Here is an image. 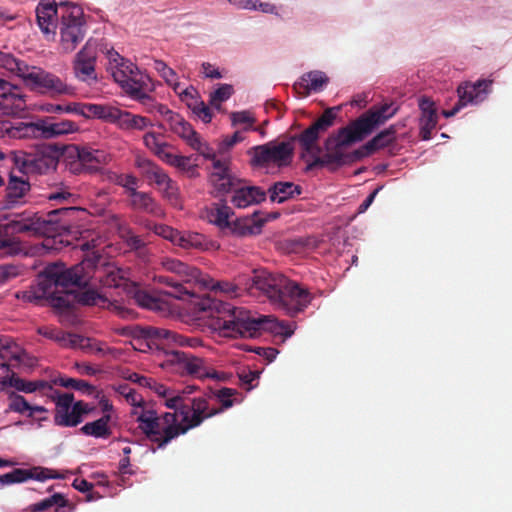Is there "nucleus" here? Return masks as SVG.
Here are the masks:
<instances>
[{"label":"nucleus","instance_id":"f257e3e1","mask_svg":"<svg viewBox=\"0 0 512 512\" xmlns=\"http://www.w3.org/2000/svg\"><path fill=\"white\" fill-rule=\"evenodd\" d=\"M398 108L392 103L373 106L356 120L330 134L324 142L325 153L315 156L307 164L306 171L318 167H327L330 171L362 160L392 144L396 139V128L391 125L358 149L350 151V147L369 136L378 126L393 117Z\"/></svg>","mask_w":512,"mask_h":512},{"label":"nucleus","instance_id":"f03ea898","mask_svg":"<svg viewBox=\"0 0 512 512\" xmlns=\"http://www.w3.org/2000/svg\"><path fill=\"white\" fill-rule=\"evenodd\" d=\"M195 306L209 320V326L224 337H255L260 331H269L287 338L294 333L288 323L272 316L252 317L249 311L210 296L199 299Z\"/></svg>","mask_w":512,"mask_h":512},{"label":"nucleus","instance_id":"7ed1b4c3","mask_svg":"<svg viewBox=\"0 0 512 512\" xmlns=\"http://www.w3.org/2000/svg\"><path fill=\"white\" fill-rule=\"evenodd\" d=\"M245 289L263 292L278 309L295 317L303 312L312 300L311 293L282 274H273L264 269L254 270L245 283Z\"/></svg>","mask_w":512,"mask_h":512},{"label":"nucleus","instance_id":"20e7f679","mask_svg":"<svg viewBox=\"0 0 512 512\" xmlns=\"http://www.w3.org/2000/svg\"><path fill=\"white\" fill-rule=\"evenodd\" d=\"M96 257L92 256L80 263L67 268L64 264L54 263L48 265L35 288L28 291L30 303H38L47 299L53 307V298L58 297L60 291L69 285H85L91 278V267Z\"/></svg>","mask_w":512,"mask_h":512},{"label":"nucleus","instance_id":"39448f33","mask_svg":"<svg viewBox=\"0 0 512 512\" xmlns=\"http://www.w3.org/2000/svg\"><path fill=\"white\" fill-rule=\"evenodd\" d=\"M0 67L21 78L30 91L51 97L74 94L72 86L56 74L38 66H30L10 53L0 51Z\"/></svg>","mask_w":512,"mask_h":512},{"label":"nucleus","instance_id":"423d86ee","mask_svg":"<svg viewBox=\"0 0 512 512\" xmlns=\"http://www.w3.org/2000/svg\"><path fill=\"white\" fill-rule=\"evenodd\" d=\"M210 181L222 194L232 193L231 203L236 208H247L266 200L267 192L261 187L246 185L241 179L232 176L227 160L214 159Z\"/></svg>","mask_w":512,"mask_h":512},{"label":"nucleus","instance_id":"0eeeda50","mask_svg":"<svg viewBox=\"0 0 512 512\" xmlns=\"http://www.w3.org/2000/svg\"><path fill=\"white\" fill-rule=\"evenodd\" d=\"M51 219L25 211L10 219H0V250L5 254L18 255L23 249L17 234L42 235L48 232Z\"/></svg>","mask_w":512,"mask_h":512},{"label":"nucleus","instance_id":"6e6552de","mask_svg":"<svg viewBox=\"0 0 512 512\" xmlns=\"http://www.w3.org/2000/svg\"><path fill=\"white\" fill-rule=\"evenodd\" d=\"M180 405L174 409L173 414L165 418L173 425L169 427L166 439H175L186 434L189 430L199 427L206 419L218 415L215 407H210L207 396L183 397Z\"/></svg>","mask_w":512,"mask_h":512},{"label":"nucleus","instance_id":"1a4fd4ad","mask_svg":"<svg viewBox=\"0 0 512 512\" xmlns=\"http://www.w3.org/2000/svg\"><path fill=\"white\" fill-rule=\"evenodd\" d=\"M80 248L82 251L86 252L84 258L85 259L95 256L96 261L95 264L90 268L91 269V278L89 282L85 285H69L67 288H64L60 291L58 297L53 298V307L59 310H70L74 307L75 304H80L83 306H94L98 305L100 302H106V298L97 292L94 288H87L90 286L91 281L94 277V270L101 258V256L94 251L95 241H86L80 244Z\"/></svg>","mask_w":512,"mask_h":512},{"label":"nucleus","instance_id":"9d476101","mask_svg":"<svg viewBox=\"0 0 512 512\" xmlns=\"http://www.w3.org/2000/svg\"><path fill=\"white\" fill-rule=\"evenodd\" d=\"M164 269L168 272L174 273L175 276L156 275L154 280L160 284H164L171 288L166 294L177 299H184L186 296H191V292L184 284L192 281H198L200 271L191 267L177 259H165L162 262Z\"/></svg>","mask_w":512,"mask_h":512},{"label":"nucleus","instance_id":"9b49d317","mask_svg":"<svg viewBox=\"0 0 512 512\" xmlns=\"http://www.w3.org/2000/svg\"><path fill=\"white\" fill-rule=\"evenodd\" d=\"M163 366L182 375H190L199 379L225 380L223 373L219 374L208 368L202 358L179 350H172L168 353V358Z\"/></svg>","mask_w":512,"mask_h":512},{"label":"nucleus","instance_id":"f8f14e48","mask_svg":"<svg viewBox=\"0 0 512 512\" xmlns=\"http://www.w3.org/2000/svg\"><path fill=\"white\" fill-rule=\"evenodd\" d=\"M294 147L290 142H268L250 148V164L257 168H267L271 164L277 167L288 166L293 158Z\"/></svg>","mask_w":512,"mask_h":512},{"label":"nucleus","instance_id":"ddd939ff","mask_svg":"<svg viewBox=\"0 0 512 512\" xmlns=\"http://www.w3.org/2000/svg\"><path fill=\"white\" fill-rule=\"evenodd\" d=\"M108 71L114 81L127 93H136L143 81L139 79L140 70L130 60L122 57L114 49L107 51Z\"/></svg>","mask_w":512,"mask_h":512},{"label":"nucleus","instance_id":"4468645a","mask_svg":"<svg viewBox=\"0 0 512 512\" xmlns=\"http://www.w3.org/2000/svg\"><path fill=\"white\" fill-rule=\"evenodd\" d=\"M55 402L54 423L60 427H76L83 421V416L89 414L92 408L88 403L74 401L72 393H59L53 398Z\"/></svg>","mask_w":512,"mask_h":512},{"label":"nucleus","instance_id":"2eb2a0df","mask_svg":"<svg viewBox=\"0 0 512 512\" xmlns=\"http://www.w3.org/2000/svg\"><path fill=\"white\" fill-rule=\"evenodd\" d=\"M168 414L173 412H165L159 416L155 410L142 409L136 418L139 429L150 442L157 445L158 449L165 448L173 440L166 439V431L174 425L165 418Z\"/></svg>","mask_w":512,"mask_h":512},{"label":"nucleus","instance_id":"dca6fc26","mask_svg":"<svg viewBox=\"0 0 512 512\" xmlns=\"http://www.w3.org/2000/svg\"><path fill=\"white\" fill-rule=\"evenodd\" d=\"M82 15V10L76 6L61 13L60 46L64 52H72L84 39Z\"/></svg>","mask_w":512,"mask_h":512},{"label":"nucleus","instance_id":"f3484780","mask_svg":"<svg viewBox=\"0 0 512 512\" xmlns=\"http://www.w3.org/2000/svg\"><path fill=\"white\" fill-rule=\"evenodd\" d=\"M97 50L96 47L87 41L82 49L75 55L72 61L74 77L89 86L98 82L96 72Z\"/></svg>","mask_w":512,"mask_h":512},{"label":"nucleus","instance_id":"a211bd4d","mask_svg":"<svg viewBox=\"0 0 512 512\" xmlns=\"http://www.w3.org/2000/svg\"><path fill=\"white\" fill-rule=\"evenodd\" d=\"M340 110L341 106L325 109L322 115L298 136L297 139L305 152L311 153L314 150L319 136L334 125Z\"/></svg>","mask_w":512,"mask_h":512},{"label":"nucleus","instance_id":"6ab92c4d","mask_svg":"<svg viewBox=\"0 0 512 512\" xmlns=\"http://www.w3.org/2000/svg\"><path fill=\"white\" fill-rule=\"evenodd\" d=\"M77 161L70 164V170L75 174L95 173L102 165L109 162L110 157L104 150L87 146H74Z\"/></svg>","mask_w":512,"mask_h":512},{"label":"nucleus","instance_id":"aec40b11","mask_svg":"<svg viewBox=\"0 0 512 512\" xmlns=\"http://www.w3.org/2000/svg\"><path fill=\"white\" fill-rule=\"evenodd\" d=\"M67 3H61L59 6L55 0H41L36 7L37 24L46 36L54 37L57 28V19L61 18V13L65 9H71Z\"/></svg>","mask_w":512,"mask_h":512},{"label":"nucleus","instance_id":"412c9836","mask_svg":"<svg viewBox=\"0 0 512 512\" xmlns=\"http://www.w3.org/2000/svg\"><path fill=\"white\" fill-rule=\"evenodd\" d=\"M58 165V157L52 153L51 147H45L33 154H26L21 162L25 173L46 174L55 170Z\"/></svg>","mask_w":512,"mask_h":512},{"label":"nucleus","instance_id":"4be33fe9","mask_svg":"<svg viewBox=\"0 0 512 512\" xmlns=\"http://www.w3.org/2000/svg\"><path fill=\"white\" fill-rule=\"evenodd\" d=\"M492 83V80L482 79L474 83L465 82L461 84L457 89L459 101L464 106L482 102L490 93Z\"/></svg>","mask_w":512,"mask_h":512},{"label":"nucleus","instance_id":"5701e85b","mask_svg":"<svg viewBox=\"0 0 512 512\" xmlns=\"http://www.w3.org/2000/svg\"><path fill=\"white\" fill-rule=\"evenodd\" d=\"M419 109L421 111L420 136L422 140L427 141L432 138V131L438 124L437 107L434 101L423 96L419 99Z\"/></svg>","mask_w":512,"mask_h":512},{"label":"nucleus","instance_id":"b1692460","mask_svg":"<svg viewBox=\"0 0 512 512\" xmlns=\"http://www.w3.org/2000/svg\"><path fill=\"white\" fill-rule=\"evenodd\" d=\"M12 139L41 138L40 119L36 122H19L15 125L10 122L0 123V137Z\"/></svg>","mask_w":512,"mask_h":512},{"label":"nucleus","instance_id":"393cba45","mask_svg":"<svg viewBox=\"0 0 512 512\" xmlns=\"http://www.w3.org/2000/svg\"><path fill=\"white\" fill-rule=\"evenodd\" d=\"M31 185L25 176H17L10 173L5 189L4 208H11L23 202L24 197L30 191Z\"/></svg>","mask_w":512,"mask_h":512},{"label":"nucleus","instance_id":"a878e982","mask_svg":"<svg viewBox=\"0 0 512 512\" xmlns=\"http://www.w3.org/2000/svg\"><path fill=\"white\" fill-rule=\"evenodd\" d=\"M38 333L48 339L54 340L65 348H86L90 342V338L74 333H67L57 328L40 327L38 328Z\"/></svg>","mask_w":512,"mask_h":512},{"label":"nucleus","instance_id":"bb28decb","mask_svg":"<svg viewBox=\"0 0 512 512\" xmlns=\"http://www.w3.org/2000/svg\"><path fill=\"white\" fill-rule=\"evenodd\" d=\"M0 370H3L7 373L6 376L0 378V383L3 386H10L15 388L18 391L24 393H32L37 390H44L46 388L51 389V385L43 380L38 381H27L20 378L16 373L9 371V367L7 364H0Z\"/></svg>","mask_w":512,"mask_h":512},{"label":"nucleus","instance_id":"cd10ccee","mask_svg":"<svg viewBox=\"0 0 512 512\" xmlns=\"http://www.w3.org/2000/svg\"><path fill=\"white\" fill-rule=\"evenodd\" d=\"M0 98L3 99V106L12 110L13 113L26 109V95L21 89L10 82L0 78Z\"/></svg>","mask_w":512,"mask_h":512},{"label":"nucleus","instance_id":"c85d7f7f","mask_svg":"<svg viewBox=\"0 0 512 512\" xmlns=\"http://www.w3.org/2000/svg\"><path fill=\"white\" fill-rule=\"evenodd\" d=\"M329 78L322 71H310L303 74L293 86L301 96H308L312 91L319 92L327 85Z\"/></svg>","mask_w":512,"mask_h":512},{"label":"nucleus","instance_id":"c756f323","mask_svg":"<svg viewBox=\"0 0 512 512\" xmlns=\"http://www.w3.org/2000/svg\"><path fill=\"white\" fill-rule=\"evenodd\" d=\"M174 133L185 140L192 149L202 154L205 158L211 159L212 164L214 159H217L215 154L210 152L208 145L201 141L199 134L188 122L183 123Z\"/></svg>","mask_w":512,"mask_h":512},{"label":"nucleus","instance_id":"7c9ffc66","mask_svg":"<svg viewBox=\"0 0 512 512\" xmlns=\"http://www.w3.org/2000/svg\"><path fill=\"white\" fill-rule=\"evenodd\" d=\"M40 125L42 139L56 138L79 130L78 125L71 120L52 122L50 118H43L40 119Z\"/></svg>","mask_w":512,"mask_h":512},{"label":"nucleus","instance_id":"2f4dec72","mask_svg":"<svg viewBox=\"0 0 512 512\" xmlns=\"http://www.w3.org/2000/svg\"><path fill=\"white\" fill-rule=\"evenodd\" d=\"M176 245L183 249H195L199 251L217 250L219 245L206 236L196 232H180L179 237L176 239Z\"/></svg>","mask_w":512,"mask_h":512},{"label":"nucleus","instance_id":"473e14b6","mask_svg":"<svg viewBox=\"0 0 512 512\" xmlns=\"http://www.w3.org/2000/svg\"><path fill=\"white\" fill-rule=\"evenodd\" d=\"M123 331L134 338L147 339L156 346H162L163 339L167 335V329L153 326L130 325L126 326Z\"/></svg>","mask_w":512,"mask_h":512},{"label":"nucleus","instance_id":"72a5a7b5","mask_svg":"<svg viewBox=\"0 0 512 512\" xmlns=\"http://www.w3.org/2000/svg\"><path fill=\"white\" fill-rule=\"evenodd\" d=\"M272 202L283 203L302 193V188L293 182H276L268 189Z\"/></svg>","mask_w":512,"mask_h":512},{"label":"nucleus","instance_id":"f704fd0d","mask_svg":"<svg viewBox=\"0 0 512 512\" xmlns=\"http://www.w3.org/2000/svg\"><path fill=\"white\" fill-rule=\"evenodd\" d=\"M116 125L122 130L144 131L146 128L152 127L153 123L147 117L120 110Z\"/></svg>","mask_w":512,"mask_h":512},{"label":"nucleus","instance_id":"c9c22d12","mask_svg":"<svg viewBox=\"0 0 512 512\" xmlns=\"http://www.w3.org/2000/svg\"><path fill=\"white\" fill-rule=\"evenodd\" d=\"M111 414H103L99 419L88 422L80 428V431L87 436L107 439L111 436L112 430L109 426Z\"/></svg>","mask_w":512,"mask_h":512},{"label":"nucleus","instance_id":"e433bc0d","mask_svg":"<svg viewBox=\"0 0 512 512\" xmlns=\"http://www.w3.org/2000/svg\"><path fill=\"white\" fill-rule=\"evenodd\" d=\"M130 205L133 209L149 213L153 216L160 217L163 215V210L152 197L150 193L141 192L136 195L134 200H131Z\"/></svg>","mask_w":512,"mask_h":512},{"label":"nucleus","instance_id":"4c0bfd02","mask_svg":"<svg viewBox=\"0 0 512 512\" xmlns=\"http://www.w3.org/2000/svg\"><path fill=\"white\" fill-rule=\"evenodd\" d=\"M132 299L135 303L145 309L149 310H161L162 309V301L160 298L152 295L146 290H143L137 286L133 287L130 291Z\"/></svg>","mask_w":512,"mask_h":512},{"label":"nucleus","instance_id":"58836bf2","mask_svg":"<svg viewBox=\"0 0 512 512\" xmlns=\"http://www.w3.org/2000/svg\"><path fill=\"white\" fill-rule=\"evenodd\" d=\"M143 142L146 148H148L153 154H155L162 161L164 160V155L169 153L168 149L171 148V145L167 142L162 141V135L155 132H147L143 136Z\"/></svg>","mask_w":512,"mask_h":512},{"label":"nucleus","instance_id":"ea45409f","mask_svg":"<svg viewBox=\"0 0 512 512\" xmlns=\"http://www.w3.org/2000/svg\"><path fill=\"white\" fill-rule=\"evenodd\" d=\"M154 393L163 399V404L168 408L174 411L180 405L182 394L178 389H174L171 387H167L162 383H158L156 387H154Z\"/></svg>","mask_w":512,"mask_h":512},{"label":"nucleus","instance_id":"a19ab883","mask_svg":"<svg viewBox=\"0 0 512 512\" xmlns=\"http://www.w3.org/2000/svg\"><path fill=\"white\" fill-rule=\"evenodd\" d=\"M266 221L267 219L259 217L258 212H254L251 218L238 220L237 223H235V229H237L241 235L256 234L260 232L261 227Z\"/></svg>","mask_w":512,"mask_h":512},{"label":"nucleus","instance_id":"79ce46f5","mask_svg":"<svg viewBox=\"0 0 512 512\" xmlns=\"http://www.w3.org/2000/svg\"><path fill=\"white\" fill-rule=\"evenodd\" d=\"M210 393L215 398H217L221 404V406L219 408H216V411H218V414L231 408L234 405V403L239 402L235 398V396L238 395L239 392L233 388L223 387L221 389L211 391Z\"/></svg>","mask_w":512,"mask_h":512},{"label":"nucleus","instance_id":"37998d69","mask_svg":"<svg viewBox=\"0 0 512 512\" xmlns=\"http://www.w3.org/2000/svg\"><path fill=\"white\" fill-rule=\"evenodd\" d=\"M231 209L226 204H215L211 207L208 217L209 221L220 228H227L230 226L229 217Z\"/></svg>","mask_w":512,"mask_h":512},{"label":"nucleus","instance_id":"c03bdc74","mask_svg":"<svg viewBox=\"0 0 512 512\" xmlns=\"http://www.w3.org/2000/svg\"><path fill=\"white\" fill-rule=\"evenodd\" d=\"M165 345L197 347L201 345V340L195 337H185L167 329V335H165V338L163 339L162 346Z\"/></svg>","mask_w":512,"mask_h":512},{"label":"nucleus","instance_id":"a18cd8bd","mask_svg":"<svg viewBox=\"0 0 512 512\" xmlns=\"http://www.w3.org/2000/svg\"><path fill=\"white\" fill-rule=\"evenodd\" d=\"M67 499L60 493H55L52 496L33 504L30 509L31 512H43L53 506L65 507L67 506Z\"/></svg>","mask_w":512,"mask_h":512},{"label":"nucleus","instance_id":"49530a36","mask_svg":"<svg viewBox=\"0 0 512 512\" xmlns=\"http://www.w3.org/2000/svg\"><path fill=\"white\" fill-rule=\"evenodd\" d=\"M115 392L119 395L123 396L127 403L136 407H143L144 399L138 394L134 389H132L128 384H120L114 388Z\"/></svg>","mask_w":512,"mask_h":512},{"label":"nucleus","instance_id":"de8ad7c7","mask_svg":"<svg viewBox=\"0 0 512 512\" xmlns=\"http://www.w3.org/2000/svg\"><path fill=\"white\" fill-rule=\"evenodd\" d=\"M19 346L8 337H0V357L4 360L20 358Z\"/></svg>","mask_w":512,"mask_h":512},{"label":"nucleus","instance_id":"09e8293b","mask_svg":"<svg viewBox=\"0 0 512 512\" xmlns=\"http://www.w3.org/2000/svg\"><path fill=\"white\" fill-rule=\"evenodd\" d=\"M164 162L167 164L174 166L182 171L186 172H194L195 165L191 163V158L188 156L175 155L169 152L167 155H164Z\"/></svg>","mask_w":512,"mask_h":512},{"label":"nucleus","instance_id":"8fccbe9b","mask_svg":"<svg viewBox=\"0 0 512 512\" xmlns=\"http://www.w3.org/2000/svg\"><path fill=\"white\" fill-rule=\"evenodd\" d=\"M57 383L62 387L72 388L88 395L95 391V387L84 380L61 377L57 380Z\"/></svg>","mask_w":512,"mask_h":512},{"label":"nucleus","instance_id":"3c124183","mask_svg":"<svg viewBox=\"0 0 512 512\" xmlns=\"http://www.w3.org/2000/svg\"><path fill=\"white\" fill-rule=\"evenodd\" d=\"M128 95L134 100L140 102L144 106L146 112L155 113L156 106H158L159 103H157L153 97L143 91V84L139 85L138 92L129 93Z\"/></svg>","mask_w":512,"mask_h":512},{"label":"nucleus","instance_id":"603ef678","mask_svg":"<svg viewBox=\"0 0 512 512\" xmlns=\"http://www.w3.org/2000/svg\"><path fill=\"white\" fill-rule=\"evenodd\" d=\"M27 469L17 468L11 472L0 475V489L6 485L13 483H21L27 481Z\"/></svg>","mask_w":512,"mask_h":512},{"label":"nucleus","instance_id":"864d4df0","mask_svg":"<svg viewBox=\"0 0 512 512\" xmlns=\"http://www.w3.org/2000/svg\"><path fill=\"white\" fill-rule=\"evenodd\" d=\"M47 199L57 203L73 204L77 200V195L71 193L67 187H60L54 191H51L47 195Z\"/></svg>","mask_w":512,"mask_h":512},{"label":"nucleus","instance_id":"5fc2aeb1","mask_svg":"<svg viewBox=\"0 0 512 512\" xmlns=\"http://www.w3.org/2000/svg\"><path fill=\"white\" fill-rule=\"evenodd\" d=\"M120 110L121 109L116 106L98 104L96 118L116 124L118 116L120 115Z\"/></svg>","mask_w":512,"mask_h":512},{"label":"nucleus","instance_id":"6e6d98bb","mask_svg":"<svg viewBox=\"0 0 512 512\" xmlns=\"http://www.w3.org/2000/svg\"><path fill=\"white\" fill-rule=\"evenodd\" d=\"M27 480L35 479L39 481H44L47 479H59L63 478V476L55 470L49 468L35 467L33 469L27 470Z\"/></svg>","mask_w":512,"mask_h":512},{"label":"nucleus","instance_id":"4d7b16f0","mask_svg":"<svg viewBox=\"0 0 512 512\" xmlns=\"http://www.w3.org/2000/svg\"><path fill=\"white\" fill-rule=\"evenodd\" d=\"M233 94V87L229 84H222L210 95V104L219 107L220 104L228 100Z\"/></svg>","mask_w":512,"mask_h":512},{"label":"nucleus","instance_id":"13d9d810","mask_svg":"<svg viewBox=\"0 0 512 512\" xmlns=\"http://www.w3.org/2000/svg\"><path fill=\"white\" fill-rule=\"evenodd\" d=\"M31 405L26 401V399L15 392H12L9 395V409L13 412H17L20 414H28Z\"/></svg>","mask_w":512,"mask_h":512},{"label":"nucleus","instance_id":"bf43d9fd","mask_svg":"<svg viewBox=\"0 0 512 512\" xmlns=\"http://www.w3.org/2000/svg\"><path fill=\"white\" fill-rule=\"evenodd\" d=\"M153 68L165 80L167 84H172L176 79V72L170 68L163 60L155 59L153 61Z\"/></svg>","mask_w":512,"mask_h":512},{"label":"nucleus","instance_id":"052dcab7","mask_svg":"<svg viewBox=\"0 0 512 512\" xmlns=\"http://www.w3.org/2000/svg\"><path fill=\"white\" fill-rule=\"evenodd\" d=\"M179 96L181 100L184 101L186 105L192 110L197 106V104L201 102L198 97V92L193 86H189L183 89L181 92H179Z\"/></svg>","mask_w":512,"mask_h":512},{"label":"nucleus","instance_id":"680f3d73","mask_svg":"<svg viewBox=\"0 0 512 512\" xmlns=\"http://www.w3.org/2000/svg\"><path fill=\"white\" fill-rule=\"evenodd\" d=\"M135 166L141 171L142 175L149 179V177L156 171L159 167L153 161L143 158L137 157L135 160Z\"/></svg>","mask_w":512,"mask_h":512},{"label":"nucleus","instance_id":"e2e57ef3","mask_svg":"<svg viewBox=\"0 0 512 512\" xmlns=\"http://www.w3.org/2000/svg\"><path fill=\"white\" fill-rule=\"evenodd\" d=\"M154 233L170 240L172 243L176 245V239L180 235V231L173 229L170 226L164 225V224H156L154 225Z\"/></svg>","mask_w":512,"mask_h":512},{"label":"nucleus","instance_id":"0e129e2a","mask_svg":"<svg viewBox=\"0 0 512 512\" xmlns=\"http://www.w3.org/2000/svg\"><path fill=\"white\" fill-rule=\"evenodd\" d=\"M231 120L233 125L245 124V131L252 129V125L255 122V119L247 111L233 112L231 114Z\"/></svg>","mask_w":512,"mask_h":512},{"label":"nucleus","instance_id":"69168bd1","mask_svg":"<svg viewBox=\"0 0 512 512\" xmlns=\"http://www.w3.org/2000/svg\"><path fill=\"white\" fill-rule=\"evenodd\" d=\"M204 123H209L212 120V113L206 104L201 101L192 110Z\"/></svg>","mask_w":512,"mask_h":512},{"label":"nucleus","instance_id":"338daca9","mask_svg":"<svg viewBox=\"0 0 512 512\" xmlns=\"http://www.w3.org/2000/svg\"><path fill=\"white\" fill-rule=\"evenodd\" d=\"M169 179L170 177L165 173V171L158 167L148 180L154 181L155 184L161 188L164 184L169 183Z\"/></svg>","mask_w":512,"mask_h":512},{"label":"nucleus","instance_id":"774afa93","mask_svg":"<svg viewBox=\"0 0 512 512\" xmlns=\"http://www.w3.org/2000/svg\"><path fill=\"white\" fill-rule=\"evenodd\" d=\"M259 377V372L257 371H243L239 374L240 381L243 385H247V390H251L253 388L252 382Z\"/></svg>","mask_w":512,"mask_h":512}]
</instances>
